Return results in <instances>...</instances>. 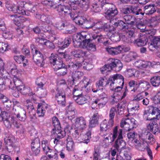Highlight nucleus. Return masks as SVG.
I'll use <instances>...</instances> for the list:
<instances>
[{"label": "nucleus", "mask_w": 160, "mask_h": 160, "mask_svg": "<svg viewBox=\"0 0 160 160\" xmlns=\"http://www.w3.org/2000/svg\"><path fill=\"white\" fill-rule=\"evenodd\" d=\"M148 41L147 38L145 35H142L136 39L133 40L134 43L138 47H142L145 45Z\"/></svg>", "instance_id": "22"}, {"label": "nucleus", "mask_w": 160, "mask_h": 160, "mask_svg": "<svg viewBox=\"0 0 160 160\" xmlns=\"http://www.w3.org/2000/svg\"><path fill=\"white\" fill-rule=\"evenodd\" d=\"M91 41L90 39H87L86 42H84V45L82 47L83 48H86L87 49L94 51L96 50V46L92 43H91L90 42Z\"/></svg>", "instance_id": "28"}, {"label": "nucleus", "mask_w": 160, "mask_h": 160, "mask_svg": "<svg viewBox=\"0 0 160 160\" xmlns=\"http://www.w3.org/2000/svg\"><path fill=\"white\" fill-rule=\"evenodd\" d=\"M37 18H40L41 21L46 22L48 23H50L52 22V18L51 16L48 15H42L41 16L40 15H38Z\"/></svg>", "instance_id": "39"}, {"label": "nucleus", "mask_w": 160, "mask_h": 160, "mask_svg": "<svg viewBox=\"0 0 160 160\" xmlns=\"http://www.w3.org/2000/svg\"><path fill=\"white\" fill-rule=\"evenodd\" d=\"M42 27V29L43 32H47L50 34H55V32L52 30L50 27H48L46 25H44Z\"/></svg>", "instance_id": "54"}, {"label": "nucleus", "mask_w": 160, "mask_h": 160, "mask_svg": "<svg viewBox=\"0 0 160 160\" xmlns=\"http://www.w3.org/2000/svg\"><path fill=\"white\" fill-rule=\"evenodd\" d=\"M118 13V11L116 7L113 6L109 8L105 12V17L108 19L112 18Z\"/></svg>", "instance_id": "17"}, {"label": "nucleus", "mask_w": 160, "mask_h": 160, "mask_svg": "<svg viewBox=\"0 0 160 160\" xmlns=\"http://www.w3.org/2000/svg\"><path fill=\"white\" fill-rule=\"evenodd\" d=\"M82 63L81 64V62H77L75 63L73 62H69L68 66L69 67H71L74 69H78L80 67L82 66Z\"/></svg>", "instance_id": "51"}, {"label": "nucleus", "mask_w": 160, "mask_h": 160, "mask_svg": "<svg viewBox=\"0 0 160 160\" xmlns=\"http://www.w3.org/2000/svg\"><path fill=\"white\" fill-rule=\"evenodd\" d=\"M114 25L122 31H126L128 28L127 24L122 20H119L115 22Z\"/></svg>", "instance_id": "27"}, {"label": "nucleus", "mask_w": 160, "mask_h": 160, "mask_svg": "<svg viewBox=\"0 0 160 160\" xmlns=\"http://www.w3.org/2000/svg\"><path fill=\"white\" fill-rule=\"evenodd\" d=\"M136 72L135 69L130 68L127 69L125 71V73L127 77H129L135 76V74Z\"/></svg>", "instance_id": "57"}, {"label": "nucleus", "mask_w": 160, "mask_h": 160, "mask_svg": "<svg viewBox=\"0 0 160 160\" xmlns=\"http://www.w3.org/2000/svg\"><path fill=\"white\" fill-rule=\"evenodd\" d=\"M115 114V112L114 111H110L109 113L110 119L109 123L111 127L113 125V119L114 118Z\"/></svg>", "instance_id": "62"}, {"label": "nucleus", "mask_w": 160, "mask_h": 160, "mask_svg": "<svg viewBox=\"0 0 160 160\" xmlns=\"http://www.w3.org/2000/svg\"><path fill=\"white\" fill-rule=\"evenodd\" d=\"M56 74L60 76H63L67 74L68 70L67 67L65 65L64 67H62L56 71Z\"/></svg>", "instance_id": "37"}, {"label": "nucleus", "mask_w": 160, "mask_h": 160, "mask_svg": "<svg viewBox=\"0 0 160 160\" xmlns=\"http://www.w3.org/2000/svg\"><path fill=\"white\" fill-rule=\"evenodd\" d=\"M109 81L112 89H113V87L116 86H123L124 84V78L119 74H115L111 77L109 78Z\"/></svg>", "instance_id": "6"}, {"label": "nucleus", "mask_w": 160, "mask_h": 160, "mask_svg": "<svg viewBox=\"0 0 160 160\" xmlns=\"http://www.w3.org/2000/svg\"><path fill=\"white\" fill-rule=\"evenodd\" d=\"M24 2H20L18 5H15L9 1H7L6 2V7L9 10L15 13L28 15V12L27 14L26 11L24 9Z\"/></svg>", "instance_id": "1"}, {"label": "nucleus", "mask_w": 160, "mask_h": 160, "mask_svg": "<svg viewBox=\"0 0 160 160\" xmlns=\"http://www.w3.org/2000/svg\"><path fill=\"white\" fill-rule=\"evenodd\" d=\"M95 26V23L91 20H86L84 24L83 27L85 28H91L92 27Z\"/></svg>", "instance_id": "48"}, {"label": "nucleus", "mask_w": 160, "mask_h": 160, "mask_svg": "<svg viewBox=\"0 0 160 160\" xmlns=\"http://www.w3.org/2000/svg\"><path fill=\"white\" fill-rule=\"evenodd\" d=\"M8 46L7 43L3 42H0V52L3 53L8 50Z\"/></svg>", "instance_id": "56"}, {"label": "nucleus", "mask_w": 160, "mask_h": 160, "mask_svg": "<svg viewBox=\"0 0 160 160\" xmlns=\"http://www.w3.org/2000/svg\"><path fill=\"white\" fill-rule=\"evenodd\" d=\"M12 76L10 78H8L5 81V84L8 85L9 88L12 89L15 86H17L22 84V82L20 79L18 77V70L16 68H14L9 71Z\"/></svg>", "instance_id": "2"}, {"label": "nucleus", "mask_w": 160, "mask_h": 160, "mask_svg": "<svg viewBox=\"0 0 160 160\" xmlns=\"http://www.w3.org/2000/svg\"><path fill=\"white\" fill-rule=\"evenodd\" d=\"M10 122L11 125V127L18 128L19 125L21 124L16 121L15 118L13 117H11L10 119Z\"/></svg>", "instance_id": "53"}, {"label": "nucleus", "mask_w": 160, "mask_h": 160, "mask_svg": "<svg viewBox=\"0 0 160 160\" xmlns=\"http://www.w3.org/2000/svg\"><path fill=\"white\" fill-rule=\"evenodd\" d=\"M156 115V118L158 119H160V111H152V113H150L149 111H145L144 113V117L147 120H150L151 121L152 119V118L150 117V116L153 115Z\"/></svg>", "instance_id": "20"}, {"label": "nucleus", "mask_w": 160, "mask_h": 160, "mask_svg": "<svg viewBox=\"0 0 160 160\" xmlns=\"http://www.w3.org/2000/svg\"><path fill=\"white\" fill-rule=\"evenodd\" d=\"M64 1V0H48L44 1V4H48L50 7L56 8L57 11V9L59 5H64L62 4Z\"/></svg>", "instance_id": "19"}, {"label": "nucleus", "mask_w": 160, "mask_h": 160, "mask_svg": "<svg viewBox=\"0 0 160 160\" xmlns=\"http://www.w3.org/2000/svg\"><path fill=\"white\" fill-rule=\"evenodd\" d=\"M125 32V35H124V41L128 43L133 42V39L134 36V31L133 30H128Z\"/></svg>", "instance_id": "24"}, {"label": "nucleus", "mask_w": 160, "mask_h": 160, "mask_svg": "<svg viewBox=\"0 0 160 160\" xmlns=\"http://www.w3.org/2000/svg\"><path fill=\"white\" fill-rule=\"evenodd\" d=\"M118 138L115 142V147L117 150L121 149L124 148L126 145V143L122 140V130L120 129L118 130Z\"/></svg>", "instance_id": "11"}, {"label": "nucleus", "mask_w": 160, "mask_h": 160, "mask_svg": "<svg viewBox=\"0 0 160 160\" xmlns=\"http://www.w3.org/2000/svg\"><path fill=\"white\" fill-rule=\"evenodd\" d=\"M81 88L78 87V86H76L74 87L73 91V94L74 96H80L81 95H83L82 92Z\"/></svg>", "instance_id": "47"}, {"label": "nucleus", "mask_w": 160, "mask_h": 160, "mask_svg": "<svg viewBox=\"0 0 160 160\" xmlns=\"http://www.w3.org/2000/svg\"><path fill=\"white\" fill-rule=\"evenodd\" d=\"M143 136V138H141L140 137L142 141H145L149 143H152L154 142L155 139L153 138L152 135L150 132H147L146 133H144Z\"/></svg>", "instance_id": "29"}, {"label": "nucleus", "mask_w": 160, "mask_h": 160, "mask_svg": "<svg viewBox=\"0 0 160 160\" xmlns=\"http://www.w3.org/2000/svg\"><path fill=\"white\" fill-rule=\"evenodd\" d=\"M67 150L69 151H72L74 150V145L72 138L68 136L67 139Z\"/></svg>", "instance_id": "31"}, {"label": "nucleus", "mask_w": 160, "mask_h": 160, "mask_svg": "<svg viewBox=\"0 0 160 160\" xmlns=\"http://www.w3.org/2000/svg\"><path fill=\"white\" fill-rule=\"evenodd\" d=\"M85 20H86L84 19V18L83 17L75 16L74 21L77 24L83 25Z\"/></svg>", "instance_id": "52"}, {"label": "nucleus", "mask_w": 160, "mask_h": 160, "mask_svg": "<svg viewBox=\"0 0 160 160\" xmlns=\"http://www.w3.org/2000/svg\"><path fill=\"white\" fill-rule=\"evenodd\" d=\"M137 125V122L133 118L122 119L121 121L120 127L123 128L126 131H129L131 129L135 127Z\"/></svg>", "instance_id": "4"}, {"label": "nucleus", "mask_w": 160, "mask_h": 160, "mask_svg": "<svg viewBox=\"0 0 160 160\" xmlns=\"http://www.w3.org/2000/svg\"><path fill=\"white\" fill-rule=\"evenodd\" d=\"M42 146L43 152L46 154H48L49 152H51L53 150L50 149L48 142L46 141L43 140L42 141Z\"/></svg>", "instance_id": "35"}, {"label": "nucleus", "mask_w": 160, "mask_h": 160, "mask_svg": "<svg viewBox=\"0 0 160 160\" xmlns=\"http://www.w3.org/2000/svg\"><path fill=\"white\" fill-rule=\"evenodd\" d=\"M57 9V11L60 15L64 16L70 15L71 18L74 20L75 18L74 13L72 12H71L72 10L69 7L60 5Z\"/></svg>", "instance_id": "7"}, {"label": "nucleus", "mask_w": 160, "mask_h": 160, "mask_svg": "<svg viewBox=\"0 0 160 160\" xmlns=\"http://www.w3.org/2000/svg\"><path fill=\"white\" fill-rule=\"evenodd\" d=\"M83 73L82 72L79 71H75L74 73H73L72 76L73 82H74L79 80L83 76Z\"/></svg>", "instance_id": "45"}, {"label": "nucleus", "mask_w": 160, "mask_h": 160, "mask_svg": "<svg viewBox=\"0 0 160 160\" xmlns=\"http://www.w3.org/2000/svg\"><path fill=\"white\" fill-rule=\"evenodd\" d=\"M134 64L136 67L141 69L146 68L148 66H150L154 68H159L158 72L160 71V65L156 64L155 62H151L139 60L135 62Z\"/></svg>", "instance_id": "8"}, {"label": "nucleus", "mask_w": 160, "mask_h": 160, "mask_svg": "<svg viewBox=\"0 0 160 160\" xmlns=\"http://www.w3.org/2000/svg\"><path fill=\"white\" fill-rule=\"evenodd\" d=\"M21 84L15 86L17 87V89L21 93L25 95L28 94L29 96H31L32 94L31 89L29 87L23 85H21Z\"/></svg>", "instance_id": "16"}, {"label": "nucleus", "mask_w": 160, "mask_h": 160, "mask_svg": "<svg viewBox=\"0 0 160 160\" xmlns=\"http://www.w3.org/2000/svg\"><path fill=\"white\" fill-rule=\"evenodd\" d=\"M0 121H3L4 125L8 128H10L11 125L10 122V117L9 113H7L5 111H0Z\"/></svg>", "instance_id": "13"}, {"label": "nucleus", "mask_w": 160, "mask_h": 160, "mask_svg": "<svg viewBox=\"0 0 160 160\" xmlns=\"http://www.w3.org/2000/svg\"><path fill=\"white\" fill-rule=\"evenodd\" d=\"M50 63L55 71L64 66L61 59H59L57 54L52 53L49 58Z\"/></svg>", "instance_id": "5"}, {"label": "nucleus", "mask_w": 160, "mask_h": 160, "mask_svg": "<svg viewBox=\"0 0 160 160\" xmlns=\"http://www.w3.org/2000/svg\"><path fill=\"white\" fill-rule=\"evenodd\" d=\"M2 35L3 37L6 39H12L13 38V35L12 32L9 31H6L3 32Z\"/></svg>", "instance_id": "59"}, {"label": "nucleus", "mask_w": 160, "mask_h": 160, "mask_svg": "<svg viewBox=\"0 0 160 160\" xmlns=\"http://www.w3.org/2000/svg\"><path fill=\"white\" fill-rule=\"evenodd\" d=\"M123 19L127 24L130 25L131 27L134 28V26L136 21V18L130 15H125L123 17Z\"/></svg>", "instance_id": "25"}, {"label": "nucleus", "mask_w": 160, "mask_h": 160, "mask_svg": "<svg viewBox=\"0 0 160 160\" xmlns=\"http://www.w3.org/2000/svg\"><path fill=\"white\" fill-rule=\"evenodd\" d=\"M44 78L43 77H40L38 78L36 82V84L40 87H43L45 83V81L44 80Z\"/></svg>", "instance_id": "60"}, {"label": "nucleus", "mask_w": 160, "mask_h": 160, "mask_svg": "<svg viewBox=\"0 0 160 160\" xmlns=\"http://www.w3.org/2000/svg\"><path fill=\"white\" fill-rule=\"evenodd\" d=\"M71 54L77 58L83 57L86 54V52H83L81 50H73L71 52Z\"/></svg>", "instance_id": "38"}, {"label": "nucleus", "mask_w": 160, "mask_h": 160, "mask_svg": "<svg viewBox=\"0 0 160 160\" xmlns=\"http://www.w3.org/2000/svg\"><path fill=\"white\" fill-rule=\"evenodd\" d=\"M3 102L5 108H6V110H9L10 108L11 107L12 102L9 99H6V100H3Z\"/></svg>", "instance_id": "63"}, {"label": "nucleus", "mask_w": 160, "mask_h": 160, "mask_svg": "<svg viewBox=\"0 0 160 160\" xmlns=\"http://www.w3.org/2000/svg\"><path fill=\"white\" fill-rule=\"evenodd\" d=\"M35 53L33 54V59L36 64L40 67L43 66L45 62L43 56L41 53L36 49L34 50Z\"/></svg>", "instance_id": "9"}, {"label": "nucleus", "mask_w": 160, "mask_h": 160, "mask_svg": "<svg viewBox=\"0 0 160 160\" xmlns=\"http://www.w3.org/2000/svg\"><path fill=\"white\" fill-rule=\"evenodd\" d=\"M80 138L82 140L81 142L83 141L84 143H88L89 141V139L91 138V132L90 131H88L85 134H81Z\"/></svg>", "instance_id": "41"}, {"label": "nucleus", "mask_w": 160, "mask_h": 160, "mask_svg": "<svg viewBox=\"0 0 160 160\" xmlns=\"http://www.w3.org/2000/svg\"><path fill=\"white\" fill-rule=\"evenodd\" d=\"M32 150L33 154L37 155L40 152V143L38 138H37L31 143Z\"/></svg>", "instance_id": "18"}, {"label": "nucleus", "mask_w": 160, "mask_h": 160, "mask_svg": "<svg viewBox=\"0 0 160 160\" xmlns=\"http://www.w3.org/2000/svg\"><path fill=\"white\" fill-rule=\"evenodd\" d=\"M89 7L92 11L95 12H99L101 10V7L99 5L97 4L96 1L94 2Z\"/></svg>", "instance_id": "43"}, {"label": "nucleus", "mask_w": 160, "mask_h": 160, "mask_svg": "<svg viewBox=\"0 0 160 160\" xmlns=\"http://www.w3.org/2000/svg\"><path fill=\"white\" fill-rule=\"evenodd\" d=\"M79 6L84 10H86L89 7V3L86 0H80Z\"/></svg>", "instance_id": "49"}, {"label": "nucleus", "mask_w": 160, "mask_h": 160, "mask_svg": "<svg viewBox=\"0 0 160 160\" xmlns=\"http://www.w3.org/2000/svg\"><path fill=\"white\" fill-rule=\"evenodd\" d=\"M56 99L61 106H64L66 103L65 94L64 91L57 90L55 95Z\"/></svg>", "instance_id": "12"}, {"label": "nucleus", "mask_w": 160, "mask_h": 160, "mask_svg": "<svg viewBox=\"0 0 160 160\" xmlns=\"http://www.w3.org/2000/svg\"><path fill=\"white\" fill-rule=\"evenodd\" d=\"M88 36V34L86 32H82L80 33H78L76 35V42L78 44V45H76V46L75 42L73 41L74 44V46L76 47H78V46L81 44L82 47L84 45V42H87V39L88 38L87 36Z\"/></svg>", "instance_id": "10"}, {"label": "nucleus", "mask_w": 160, "mask_h": 160, "mask_svg": "<svg viewBox=\"0 0 160 160\" xmlns=\"http://www.w3.org/2000/svg\"><path fill=\"white\" fill-rule=\"evenodd\" d=\"M73 125L79 130L84 129L87 127L86 121L82 117L77 118L74 120Z\"/></svg>", "instance_id": "14"}, {"label": "nucleus", "mask_w": 160, "mask_h": 160, "mask_svg": "<svg viewBox=\"0 0 160 160\" xmlns=\"http://www.w3.org/2000/svg\"><path fill=\"white\" fill-rule=\"evenodd\" d=\"M82 67L83 68L87 70H90L93 68V65L90 63H89L85 61L82 62Z\"/></svg>", "instance_id": "58"}, {"label": "nucleus", "mask_w": 160, "mask_h": 160, "mask_svg": "<svg viewBox=\"0 0 160 160\" xmlns=\"http://www.w3.org/2000/svg\"><path fill=\"white\" fill-rule=\"evenodd\" d=\"M118 127L116 126L112 129V132L110 134L105 135L103 138L101 145L104 148H108L112 144L118 136Z\"/></svg>", "instance_id": "3"}, {"label": "nucleus", "mask_w": 160, "mask_h": 160, "mask_svg": "<svg viewBox=\"0 0 160 160\" xmlns=\"http://www.w3.org/2000/svg\"><path fill=\"white\" fill-rule=\"evenodd\" d=\"M151 84L155 87H158L160 84V77L154 76L150 79Z\"/></svg>", "instance_id": "40"}, {"label": "nucleus", "mask_w": 160, "mask_h": 160, "mask_svg": "<svg viewBox=\"0 0 160 160\" xmlns=\"http://www.w3.org/2000/svg\"><path fill=\"white\" fill-rule=\"evenodd\" d=\"M57 130L55 129V132H53V134H54L57 138H63L65 136V131L59 130V128H57Z\"/></svg>", "instance_id": "46"}, {"label": "nucleus", "mask_w": 160, "mask_h": 160, "mask_svg": "<svg viewBox=\"0 0 160 160\" xmlns=\"http://www.w3.org/2000/svg\"><path fill=\"white\" fill-rule=\"evenodd\" d=\"M88 96L84 95L78 96L75 101L79 105L83 104L85 103L88 100Z\"/></svg>", "instance_id": "34"}, {"label": "nucleus", "mask_w": 160, "mask_h": 160, "mask_svg": "<svg viewBox=\"0 0 160 160\" xmlns=\"http://www.w3.org/2000/svg\"><path fill=\"white\" fill-rule=\"evenodd\" d=\"M111 63H110L111 69L116 72L120 71L122 67V65L121 62L117 59L114 60L111 59Z\"/></svg>", "instance_id": "15"}, {"label": "nucleus", "mask_w": 160, "mask_h": 160, "mask_svg": "<svg viewBox=\"0 0 160 160\" xmlns=\"http://www.w3.org/2000/svg\"><path fill=\"white\" fill-rule=\"evenodd\" d=\"M52 124L55 127V129L60 128V122L58 118L55 117L52 118Z\"/></svg>", "instance_id": "55"}, {"label": "nucleus", "mask_w": 160, "mask_h": 160, "mask_svg": "<svg viewBox=\"0 0 160 160\" xmlns=\"http://www.w3.org/2000/svg\"><path fill=\"white\" fill-rule=\"evenodd\" d=\"M131 13L136 15H139L140 14L143 15L142 13V10L139 7L134 6H130Z\"/></svg>", "instance_id": "42"}, {"label": "nucleus", "mask_w": 160, "mask_h": 160, "mask_svg": "<svg viewBox=\"0 0 160 160\" xmlns=\"http://www.w3.org/2000/svg\"><path fill=\"white\" fill-rule=\"evenodd\" d=\"M106 49L110 54L115 55L120 53L122 50V48L120 46L114 47L108 46L106 48Z\"/></svg>", "instance_id": "23"}, {"label": "nucleus", "mask_w": 160, "mask_h": 160, "mask_svg": "<svg viewBox=\"0 0 160 160\" xmlns=\"http://www.w3.org/2000/svg\"><path fill=\"white\" fill-rule=\"evenodd\" d=\"M49 152L48 155L50 160H58V152L57 151L53 150Z\"/></svg>", "instance_id": "44"}, {"label": "nucleus", "mask_w": 160, "mask_h": 160, "mask_svg": "<svg viewBox=\"0 0 160 160\" xmlns=\"http://www.w3.org/2000/svg\"><path fill=\"white\" fill-rule=\"evenodd\" d=\"M24 56L22 55H14L13 59L15 61L18 63H20L22 61L24 60Z\"/></svg>", "instance_id": "64"}, {"label": "nucleus", "mask_w": 160, "mask_h": 160, "mask_svg": "<svg viewBox=\"0 0 160 160\" xmlns=\"http://www.w3.org/2000/svg\"><path fill=\"white\" fill-rule=\"evenodd\" d=\"M156 8L154 4L146 5L144 8V13L148 15H152L156 11Z\"/></svg>", "instance_id": "26"}, {"label": "nucleus", "mask_w": 160, "mask_h": 160, "mask_svg": "<svg viewBox=\"0 0 160 160\" xmlns=\"http://www.w3.org/2000/svg\"><path fill=\"white\" fill-rule=\"evenodd\" d=\"M134 27L135 28L136 27L138 29L140 30V31L142 32H144V30L146 29V27L145 24L142 23L141 22H139L137 23L136 22L134 26Z\"/></svg>", "instance_id": "50"}, {"label": "nucleus", "mask_w": 160, "mask_h": 160, "mask_svg": "<svg viewBox=\"0 0 160 160\" xmlns=\"http://www.w3.org/2000/svg\"><path fill=\"white\" fill-rule=\"evenodd\" d=\"M90 80L88 78L84 77L82 80L81 81L78 85H80L82 88H84L87 89V91L89 92L91 90L90 88H87L90 84Z\"/></svg>", "instance_id": "30"}, {"label": "nucleus", "mask_w": 160, "mask_h": 160, "mask_svg": "<svg viewBox=\"0 0 160 160\" xmlns=\"http://www.w3.org/2000/svg\"><path fill=\"white\" fill-rule=\"evenodd\" d=\"M147 128L150 131L155 134L158 130V127L156 122V120H152L149 124L148 125Z\"/></svg>", "instance_id": "21"}, {"label": "nucleus", "mask_w": 160, "mask_h": 160, "mask_svg": "<svg viewBox=\"0 0 160 160\" xmlns=\"http://www.w3.org/2000/svg\"><path fill=\"white\" fill-rule=\"evenodd\" d=\"M140 87L143 89V90H148L150 88V84L149 82L144 81H138V83L136 84Z\"/></svg>", "instance_id": "36"}, {"label": "nucleus", "mask_w": 160, "mask_h": 160, "mask_svg": "<svg viewBox=\"0 0 160 160\" xmlns=\"http://www.w3.org/2000/svg\"><path fill=\"white\" fill-rule=\"evenodd\" d=\"M110 63L108 64H106L100 68V71L102 73H107L108 71L111 70Z\"/></svg>", "instance_id": "61"}, {"label": "nucleus", "mask_w": 160, "mask_h": 160, "mask_svg": "<svg viewBox=\"0 0 160 160\" xmlns=\"http://www.w3.org/2000/svg\"><path fill=\"white\" fill-rule=\"evenodd\" d=\"M137 57V55L136 52H130L125 56L124 60L125 62H128L134 59Z\"/></svg>", "instance_id": "33"}, {"label": "nucleus", "mask_w": 160, "mask_h": 160, "mask_svg": "<svg viewBox=\"0 0 160 160\" xmlns=\"http://www.w3.org/2000/svg\"><path fill=\"white\" fill-rule=\"evenodd\" d=\"M110 84L109 79L108 81L105 78L102 77L99 78V80L96 82V85L98 87H104L108 83Z\"/></svg>", "instance_id": "32"}]
</instances>
